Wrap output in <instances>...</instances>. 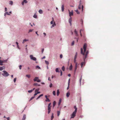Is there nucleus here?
I'll use <instances>...</instances> for the list:
<instances>
[{
  "label": "nucleus",
  "instance_id": "f257e3e1",
  "mask_svg": "<svg viewBox=\"0 0 120 120\" xmlns=\"http://www.w3.org/2000/svg\"><path fill=\"white\" fill-rule=\"evenodd\" d=\"M87 47V44L86 43H84L83 46V49L84 50V52L83 51V49L82 48L81 49V53L82 54L83 56H84L85 55V53L86 51V48Z\"/></svg>",
  "mask_w": 120,
  "mask_h": 120
},
{
  "label": "nucleus",
  "instance_id": "f03ea898",
  "mask_svg": "<svg viewBox=\"0 0 120 120\" xmlns=\"http://www.w3.org/2000/svg\"><path fill=\"white\" fill-rule=\"evenodd\" d=\"M81 2V0H80L79 1V5L78 6V8L80 10L81 8H82V12H83V6L82 5Z\"/></svg>",
  "mask_w": 120,
  "mask_h": 120
},
{
  "label": "nucleus",
  "instance_id": "7ed1b4c3",
  "mask_svg": "<svg viewBox=\"0 0 120 120\" xmlns=\"http://www.w3.org/2000/svg\"><path fill=\"white\" fill-rule=\"evenodd\" d=\"M4 73L2 74V75L5 77H7L9 75V74L6 71H3Z\"/></svg>",
  "mask_w": 120,
  "mask_h": 120
},
{
  "label": "nucleus",
  "instance_id": "20e7f679",
  "mask_svg": "<svg viewBox=\"0 0 120 120\" xmlns=\"http://www.w3.org/2000/svg\"><path fill=\"white\" fill-rule=\"evenodd\" d=\"M34 81H36L38 82H41V80L38 79V77H35V78L34 79Z\"/></svg>",
  "mask_w": 120,
  "mask_h": 120
},
{
  "label": "nucleus",
  "instance_id": "39448f33",
  "mask_svg": "<svg viewBox=\"0 0 120 120\" xmlns=\"http://www.w3.org/2000/svg\"><path fill=\"white\" fill-rule=\"evenodd\" d=\"M30 57L31 60L34 61H36L37 60L36 58L35 57H34L32 55H30Z\"/></svg>",
  "mask_w": 120,
  "mask_h": 120
},
{
  "label": "nucleus",
  "instance_id": "423d86ee",
  "mask_svg": "<svg viewBox=\"0 0 120 120\" xmlns=\"http://www.w3.org/2000/svg\"><path fill=\"white\" fill-rule=\"evenodd\" d=\"M77 112L75 111H74L73 113L71 115V118H74L75 116V114H76Z\"/></svg>",
  "mask_w": 120,
  "mask_h": 120
},
{
  "label": "nucleus",
  "instance_id": "0eeeda50",
  "mask_svg": "<svg viewBox=\"0 0 120 120\" xmlns=\"http://www.w3.org/2000/svg\"><path fill=\"white\" fill-rule=\"evenodd\" d=\"M89 52L88 51H87L86 52L85 55V57L83 58L84 61H85V59L87 57V56Z\"/></svg>",
  "mask_w": 120,
  "mask_h": 120
},
{
  "label": "nucleus",
  "instance_id": "6e6552de",
  "mask_svg": "<svg viewBox=\"0 0 120 120\" xmlns=\"http://www.w3.org/2000/svg\"><path fill=\"white\" fill-rule=\"evenodd\" d=\"M68 11L69 12V15L70 17H71V16H72L73 15V11L72 10L71 12L69 10H68Z\"/></svg>",
  "mask_w": 120,
  "mask_h": 120
},
{
  "label": "nucleus",
  "instance_id": "1a4fd4ad",
  "mask_svg": "<svg viewBox=\"0 0 120 120\" xmlns=\"http://www.w3.org/2000/svg\"><path fill=\"white\" fill-rule=\"evenodd\" d=\"M38 90L39 89H36V90H35V94L34 95V96L36 95H37V94L40 93V92H38Z\"/></svg>",
  "mask_w": 120,
  "mask_h": 120
},
{
  "label": "nucleus",
  "instance_id": "9d476101",
  "mask_svg": "<svg viewBox=\"0 0 120 120\" xmlns=\"http://www.w3.org/2000/svg\"><path fill=\"white\" fill-rule=\"evenodd\" d=\"M75 64V69L74 70V72L75 73L76 71L77 67L78 66V64L77 63H76Z\"/></svg>",
  "mask_w": 120,
  "mask_h": 120
},
{
  "label": "nucleus",
  "instance_id": "9b49d317",
  "mask_svg": "<svg viewBox=\"0 0 120 120\" xmlns=\"http://www.w3.org/2000/svg\"><path fill=\"white\" fill-rule=\"evenodd\" d=\"M27 1H26V0H24L22 2V5H23L24 3L26 4L27 3Z\"/></svg>",
  "mask_w": 120,
  "mask_h": 120
},
{
  "label": "nucleus",
  "instance_id": "f8f14e48",
  "mask_svg": "<svg viewBox=\"0 0 120 120\" xmlns=\"http://www.w3.org/2000/svg\"><path fill=\"white\" fill-rule=\"evenodd\" d=\"M72 18L71 17H70L69 20V22L70 24V25H71Z\"/></svg>",
  "mask_w": 120,
  "mask_h": 120
},
{
  "label": "nucleus",
  "instance_id": "ddd939ff",
  "mask_svg": "<svg viewBox=\"0 0 120 120\" xmlns=\"http://www.w3.org/2000/svg\"><path fill=\"white\" fill-rule=\"evenodd\" d=\"M85 62H82L80 64V65L81 66V67H82L84 65V66L85 65Z\"/></svg>",
  "mask_w": 120,
  "mask_h": 120
},
{
  "label": "nucleus",
  "instance_id": "4468645a",
  "mask_svg": "<svg viewBox=\"0 0 120 120\" xmlns=\"http://www.w3.org/2000/svg\"><path fill=\"white\" fill-rule=\"evenodd\" d=\"M64 5H62L61 6V10H62V12H63L64 11Z\"/></svg>",
  "mask_w": 120,
  "mask_h": 120
},
{
  "label": "nucleus",
  "instance_id": "2eb2a0df",
  "mask_svg": "<svg viewBox=\"0 0 120 120\" xmlns=\"http://www.w3.org/2000/svg\"><path fill=\"white\" fill-rule=\"evenodd\" d=\"M74 32L76 34V35L77 36H78V34L77 32L76 31V30L75 29L74 30Z\"/></svg>",
  "mask_w": 120,
  "mask_h": 120
},
{
  "label": "nucleus",
  "instance_id": "dca6fc26",
  "mask_svg": "<svg viewBox=\"0 0 120 120\" xmlns=\"http://www.w3.org/2000/svg\"><path fill=\"white\" fill-rule=\"evenodd\" d=\"M26 115L25 114H24L23 115V118L22 119V120H25L26 118Z\"/></svg>",
  "mask_w": 120,
  "mask_h": 120
},
{
  "label": "nucleus",
  "instance_id": "f3484780",
  "mask_svg": "<svg viewBox=\"0 0 120 120\" xmlns=\"http://www.w3.org/2000/svg\"><path fill=\"white\" fill-rule=\"evenodd\" d=\"M35 89V88H33V89L29 90L28 91V92L29 93H31Z\"/></svg>",
  "mask_w": 120,
  "mask_h": 120
},
{
  "label": "nucleus",
  "instance_id": "a211bd4d",
  "mask_svg": "<svg viewBox=\"0 0 120 120\" xmlns=\"http://www.w3.org/2000/svg\"><path fill=\"white\" fill-rule=\"evenodd\" d=\"M72 66L71 64V65L69 67V69L70 70H71L72 69Z\"/></svg>",
  "mask_w": 120,
  "mask_h": 120
},
{
  "label": "nucleus",
  "instance_id": "6ab92c4d",
  "mask_svg": "<svg viewBox=\"0 0 120 120\" xmlns=\"http://www.w3.org/2000/svg\"><path fill=\"white\" fill-rule=\"evenodd\" d=\"M5 67L4 66L0 67V70H2L3 69H5Z\"/></svg>",
  "mask_w": 120,
  "mask_h": 120
},
{
  "label": "nucleus",
  "instance_id": "aec40b11",
  "mask_svg": "<svg viewBox=\"0 0 120 120\" xmlns=\"http://www.w3.org/2000/svg\"><path fill=\"white\" fill-rule=\"evenodd\" d=\"M77 52H76L75 53V56L74 57V59H76L77 57Z\"/></svg>",
  "mask_w": 120,
  "mask_h": 120
},
{
  "label": "nucleus",
  "instance_id": "412c9836",
  "mask_svg": "<svg viewBox=\"0 0 120 120\" xmlns=\"http://www.w3.org/2000/svg\"><path fill=\"white\" fill-rule=\"evenodd\" d=\"M4 63V61L3 60H0V65H2L3 64V63Z\"/></svg>",
  "mask_w": 120,
  "mask_h": 120
},
{
  "label": "nucleus",
  "instance_id": "4be33fe9",
  "mask_svg": "<svg viewBox=\"0 0 120 120\" xmlns=\"http://www.w3.org/2000/svg\"><path fill=\"white\" fill-rule=\"evenodd\" d=\"M60 94L59 90H57V96H58Z\"/></svg>",
  "mask_w": 120,
  "mask_h": 120
},
{
  "label": "nucleus",
  "instance_id": "5701e85b",
  "mask_svg": "<svg viewBox=\"0 0 120 120\" xmlns=\"http://www.w3.org/2000/svg\"><path fill=\"white\" fill-rule=\"evenodd\" d=\"M39 12L40 14H42L43 13V11L42 10L40 9L39 11Z\"/></svg>",
  "mask_w": 120,
  "mask_h": 120
},
{
  "label": "nucleus",
  "instance_id": "b1692460",
  "mask_svg": "<svg viewBox=\"0 0 120 120\" xmlns=\"http://www.w3.org/2000/svg\"><path fill=\"white\" fill-rule=\"evenodd\" d=\"M33 85H34L35 86H40V85L38 84V83H34V84Z\"/></svg>",
  "mask_w": 120,
  "mask_h": 120
},
{
  "label": "nucleus",
  "instance_id": "393cba45",
  "mask_svg": "<svg viewBox=\"0 0 120 120\" xmlns=\"http://www.w3.org/2000/svg\"><path fill=\"white\" fill-rule=\"evenodd\" d=\"M61 101V99H60L59 100V101L58 103V105H59L60 104Z\"/></svg>",
  "mask_w": 120,
  "mask_h": 120
},
{
  "label": "nucleus",
  "instance_id": "a878e982",
  "mask_svg": "<svg viewBox=\"0 0 120 120\" xmlns=\"http://www.w3.org/2000/svg\"><path fill=\"white\" fill-rule=\"evenodd\" d=\"M6 15H10V14H9L7 12H6L4 14V16H5Z\"/></svg>",
  "mask_w": 120,
  "mask_h": 120
},
{
  "label": "nucleus",
  "instance_id": "bb28decb",
  "mask_svg": "<svg viewBox=\"0 0 120 120\" xmlns=\"http://www.w3.org/2000/svg\"><path fill=\"white\" fill-rule=\"evenodd\" d=\"M56 104V102L55 101H54V102H53V107H54L55 106V105Z\"/></svg>",
  "mask_w": 120,
  "mask_h": 120
},
{
  "label": "nucleus",
  "instance_id": "cd10ccee",
  "mask_svg": "<svg viewBox=\"0 0 120 120\" xmlns=\"http://www.w3.org/2000/svg\"><path fill=\"white\" fill-rule=\"evenodd\" d=\"M70 94V93L69 92H68L66 94V96L67 97H68Z\"/></svg>",
  "mask_w": 120,
  "mask_h": 120
},
{
  "label": "nucleus",
  "instance_id": "c85d7f7f",
  "mask_svg": "<svg viewBox=\"0 0 120 120\" xmlns=\"http://www.w3.org/2000/svg\"><path fill=\"white\" fill-rule=\"evenodd\" d=\"M74 108L75 109V110L74 111H75L77 112V108H76V106H75L74 107Z\"/></svg>",
  "mask_w": 120,
  "mask_h": 120
},
{
  "label": "nucleus",
  "instance_id": "c756f323",
  "mask_svg": "<svg viewBox=\"0 0 120 120\" xmlns=\"http://www.w3.org/2000/svg\"><path fill=\"white\" fill-rule=\"evenodd\" d=\"M45 101H46L49 102L50 101V100L48 98H46Z\"/></svg>",
  "mask_w": 120,
  "mask_h": 120
},
{
  "label": "nucleus",
  "instance_id": "7c9ffc66",
  "mask_svg": "<svg viewBox=\"0 0 120 120\" xmlns=\"http://www.w3.org/2000/svg\"><path fill=\"white\" fill-rule=\"evenodd\" d=\"M62 70L63 71H64L65 70V68L64 66H63L62 68Z\"/></svg>",
  "mask_w": 120,
  "mask_h": 120
},
{
  "label": "nucleus",
  "instance_id": "2f4dec72",
  "mask_svg": "<svg viewBox=\"0 0 120 120\" xmlns=\"http://www.w3.org/2000/svg\"><path fill=\"white\" fill-rule=\"evenodd\" d=\"M54 26H56V24L55 22H54V24L52 25V26L51 27L52 28V27H54Z\"/></svg>",
  "mask_w": 120,
  "mask_h": 120
},
{
  "label": "nucleus",
  "instance_id": "473e14b6",
  "mask_svg": "<svg viewBox=\"0 0 120 120\" xmlns=\"http://www.w3.org/2000/svg\"><path fill=\"white\" fill-rule=\"evenodd\" d=\"M70 81V79H69V81H68V86L67 88V89H68L69 88V85Z\"/></svg>",
  "mask_w": 120,
  "mask_h": 120
},
{
  "label": "nucleus",
  "instance_id": "72a5a7b5",
  "mask_svg": "<svg viewBox=\"0 0 120 120\" xmlns=\"http://www.w3.org/2000/svg\"><path fill=\"white\" fill-rule=\"evenodd\" d=\"M75 11L76 12L77 14H79V12L78 10H75Z\"/></svg>",
  "mask_w": 120,
  "mask_h": 120
},
{
  "label": "nucleus",
  "instance_id": "f704fd0d",
  "mask_svg": "<svg viewBox=\"0 0 120 120\" xmlns=\"http://www.w3.org/2000/svg\"><path fill=\"white\" fill-rule=\"evenodd\" d=\"M10 4L11 5H12L13 4V2L12 1H10Z\"/></svg>",
  "mask_w": 120,
  "mask_h": 120
},
{
  "label": "nucleus",
  "instance_id": "c9c22d12",
  "mask_svg": "<svg viewBox=\"0 0 120 120\" xmlns=\"http://www.w3.org/2000/svg\"><path fill=\"white\" fill-rule=\"evenodd\" d=\"M53 118H54V116H53V114L52 113V116L51 117V120H52L53 119Z\"/></svg>",
  "mask_w": 120,
  "mask_h": 120
},
{
  "label": "nucleus",
  "instance_id": "e433bc0d",
  "mask_svg": "<svg viewBox=\"0 0 120 120\" xmlns=\"http://www.w3.org/2000/svg\"><path fill=\"white\" fill-rule=\"evenodd\" d=\"M57 116H59L60 114V111H57Z\"/></svg>",
  "mask_w": 120,
  "mask_h": 120
},
{
  "label": "nucleus",
  "instance_id": "4c0bfd02",
  "mask_svg": "<svg viewBox=\"0 0 120 120\" xmlns=\"http://www.w3.org/2000/svg\"><path fill=\"white\" fill-rule=\"evenodd\" d=\"M26 76L28 78H30V75H26Z\"/></svg>",
  "mask_w": 120,
  "mask_h": 120
},
{
  "label": "nucleus",
  "instance_id": "58836bf2",
  "mask_svg": "<svg viewBox=\"0 0 120 120\" xmlns=\"http://www.w3.org/2000/svg\"><path fill=\"white\" fill-rule=\"evenodd\" d=\"M56 71L57 72H59L58 70V69L57 68L56 69Z\"/></svg>",
  "mask_w": 120,
  "mask_h": 120
},
{
  "label": "nucleus",
  "instance_id": "ea45409f",
  "mask_svg": "<svg viewBox=\"0 0 120 120\" xmlns=\"http://www.w3.org/2000/svg\"><path fill=\"white\" fill-rule=\"evenodd\" d=\"M36 68L40 69V68L38 66H36Z\"/></svg>",
  "mask_w": 120,
  "mask_h": 120
},
{
  "label": "nucleus",
  "instance_id": "a19ab883",
  "mask_svg": "<svg viewBox=\"0 0 120 120\" xmlns=\"http://www.w3.org/2000/svg\"><path fill=\"white\" fill-rule=\"evenodd\" d=\"M45 63L47 64L48 65L49 64V63L48 61H47L46 60L45 61Z\"/></svg>",
  "mask_w": 120,
  "mask_h": 120
},
{
  "label": "nucleus",
  "instance_id": "79ce46f5",
  "mask_svg": "<svg viewBox=\"0 0 120 120\" xmlns=\"http://www.w3.org/2000/svg\"><path fill=\"white\" fill-rule=\"evenodd\" d=\"M53 94L55 95H56V92L55 91H53Z\"/></svg>",
  "mask_w": 120,
  "mask_h": 120
},
{
  "label": "nucleus",
  "instance_id": "37998d69",
  "mask_svg": "<svg viewBox=\"0 0 120 120\" xmlns=\"http://www.w3.org/2000/svg\"><path fill=\"white\" fill-rule=\"evenodd\" d=\"M33 29H32V30L30 29V30H29V32H28V33H29L30 32H32L33 31Z\"/></svg>",
  "mask_w": 120,
  "mask_h": 120
},
{
  "label": "nucleus",
  "instance_id": "c03bdc74",
  "mask_svg": "<svg viewBox=\"0 0 120 120\" xmlns=\"http://www.w3.org/2000/svg\"><path fill=\"white\" fill-rule=\"evenodd\" d=\"M33 17L34 18H36L37 17V15H36L35 14H34V15L33 16Z\"/></svg>",
  "mask_w": 120,
  "mask_h": 120
},
{
  "label": "nucleus",
  "instance_id": "a18cd8bd",
  "mask_svg": "<svg viewBox=\"0 0 120 120\" xmlns=\"http://www.w3.org/2000/svg\"><path fill=\"white\" fill-rule=\"evenodd\" d=\"M81 79H82V77H81V78L79 80V82H80V86H81Z\"/></svg>",
  "mask_w": 120,
  "mask_h": 120
},
{
  "label": "nucleus",
  "instance_id": "49530a36",
  "mask_svg": "<svg viewBox=\"0 0 120 120\" xmlns=\"http://www.w3.org/2000/svg\"><path fill=\"white\" fill-rule=\"evenodd\" d=\"M74 62L75 63H77L76 62V59H74Z\"/></svg>",
  "mask_w": 120,
  "mask_h": 120
},
{
  "label": "nucleus",
  "instance_id": "de8ad7c7",
  "mask_svg": "<svg viewBox=\"0 0 120 120\" xmlns=\"http://www.w3.org/2000/svg\"><path fill=\"white\" fill-rule=\"evenodd\" d=\"M83 31V30L82 29H81V30H80V35L81 36H82V34L81 33V31Z\"/></svg>",
  "mask_w": 120,
  "mask_h": 120
},
{
  "label": "nucleus",
  "instance_id": "09e8293b",
  "mask_svg": "<svg viewBox=\"0 0 120 120\" xmlns=\"http://www.w3.org/2000/svg\"><path fill=\"white\" fill-rule=\"evenodd\" d=\"M43 95V94H42L40 95L39 96L38 98H40Z\"/></svg>",
  "mask_w": 120,
  "mask_h": 120
},
{
  "label": "nucleus",
  "instance_id": "8fccbe9b",
  "mask_svg": "<svg viewBox=\"0 0 120 120\" xmlns=\"http://www.w3.org/2000/svg\"><path fill=\"white\" fill-rule=\"evenodd\" d=\"M60 57L61 58H62L63 57V56L61 54H60Z\"/></svg>",
  "mask_w": 120,
  "mask_h": 120
},
{
  "label": "nucleus",
  "instance_id": "3c124183",
  "mask_svg": "<svg viewBox=\"0 0 120 120\" xmlns=\"http://www.w3.org/2000/svg\"><path fill=\"white\" fill-rule=\"evenodd\" d=\"M74 41H73L72 43V44H71V45H73L74 44Z\"/></svg>",
  "mask_w": 120,
  "mask_h": 120
},
{
  "label": "nucleus",
  "instance_id": "603ef678",
  "mask_svg": "<svg viewBox=\"0 0 120 120\" xmlns=\"http://www.w3.org/2000/svg\"><path fill=\"white\" fill-rule=\"evenodd\" d=\"M16 78H15L14 79V82H16Z\"/></svg>",
  "mask_w": 120,
  "mask_h": 120
},
{
  "label": "nucleus",
  "instance_id": "864d4df0",
  "mask_svg": "<svg viewBox=\"0 0 120 120\" xmlns=\"http://www.w3.org/2000/svg\"><path fill=\"white\" fill-rule=\"evenodd\" d=\"M52 86V83H51L50 85H49V87H51Z\"/></svg>",
  "mask_w": 120,
  "mask_h": 120
},
{
  "label": "nucleus",
  "instance_id": "5fc2aeb1",
  "mask_svg": "<svg viewBox=\"0 0 120 120\" xmlns=\"http://www.w3.org/2000/svg\"><path fill=\"white\" fill-rule=\"evenodd\" d=\"M19 67L20 69L21 70V69L22 66L21 65H19Z\"/></svg>",
  "mask_w": 120,
  "mask_h": 120
},
{
  "label": "nucleus",
  "instance_id": "6e6d98bb",
  "mask_svg": "<svg viewBox=\"0 0 120 120\" xmlns=\"http://www.w3.org/2000/svg\"><path fill=\"white\" fill-rule=\"evenodd\" d=\"M24 41L25 42H26V41H28V40H27L26 39H24Z\"/></svg>",
  "mask_w": 120,
  "mask_h": 120
},
{
  "label": "nucleus",
  "instance_id": "4d7b16f0",
  "mask_svg": "<svg viewBox=\"0 0 120 120\" xmlns=\"http://www.w3.org/2000/svg\"><path fill=\"white\" fill-rule=\"evenodd\" d=\"M60 76H62V71H60Z\"/></svg>",
  "mask_w": 120,
  "mask_h": 120
},
{
  "label": "nucleus",
  "instance_id": "13d9d810",
  "mask_svg": "<svg viewBox=\"0 0 120 120\" xmlns=\"http://www.w3.org/2000/svg\"><path fill=\"white\" fill-rule=\"evenodd\" d=\"M48 110V113L49 114L51 110Z\"/></svg>",
  "mask_w": 120,
  "mask_h": 120
},
{
  "label": "nucleus",
  "instance_id": "bf43d9fd",
  "mask_svg": "<svg viewBox=\"0 0 120 120\" xmlns=\"http://www.w3.org/2000/svg\"><path fill=\"white\" fill-rule=\"evenodd\" d=\"M6 118L7 119V120H10V118L9 117H7Z\"/></svg>",
  "mask_w": 120,
  "mask_h": 120
},
{
  "label": "nucleus",
  "instance_id": "052dcab7",
  "mask_svg": "<svg viewBox=\"0 0 120 120\" xmlns=\"http://www.w3.org/2000/svg\"><path fill=\"white\" fill-rule=\"evenodd\" d=\"M5 11H7V8H5Z\"/></svg>",
  "mask_w": 120,
  "mask_h": 120
},
{
  "label": "nucleus",
  "instance_id": "680f3d73",
  "mask_svg": "<svg viewBox=\"0 0 120 120\" xmlns=\"http://www.w3.org/2000/svg\"><path fill=\"white\" fill-rule=\"evenodd\" d=\"M44 49H43L42 50V53L44 51Z\"/></svg>",
  "mask_w": 120,
  "mask_h": 120
},
{
  "label": "nucleus",
  "instance_id": "e2e57ef3",
  "mask_svg": "<svg viewBox=\"0 0 120 120\" xmlns=\"http://www.w3.org/2000/svg\"><path fill=\"white\" fill-rule=\"evenodd\" d=\"M50 23H51V24H52L53 23V21H51V22Z\"/></svg>",
  "mask_w": 120,
  "mask_h": 120
},
{
  "label": "nucleus",
  "instance_id": "0e129e2a",
  "mask_svg": "<svg viewBox=\"0 0 120 120\" xmlns=\"http://www.w3.org/2000/svg\"><path fill=\"white\" fill-rule=\"evenodd\" d=\"M45 56H43L42 58V59H45Z\"/></svg>",
  "mask_w": 120,
  "mask_h": 120
},
{
  "label": "nucleus",
  "instance_id": "69168bd1",
  "mask_svg": "<svg viewBox=\"0 0 120 120\" xmlns=\"http://www.w3.org/2000/svg\"><path fill=\"white\" fill-rule=\"evenodd\" d=\"M3 61H4V62H6L7 61V60H4Z\"/></svg>",
  "mask_w": 120,
  "mask_h": 120
},
{
  "label": "nucleus",
  "instance_id": "338daca9",
  "mask_svg": "<svg viewBox=\"0 0 120 120\" xmlns=\"http://www.w3.org/2000/svg\"><path fill=\"white\" fill-rule=\"evenodd\" d=\"M50 107H48V110H50Z\"/></svg>",
  "mask_w": 120,
  "mask_h": 120
},
{
  "label": "nucleus",
  "instance_id": "774afa93",
  "mask_svg": "<svg viewBox=\"0 0 120 120\" xmlns=\"http://www.w3.org/2000/svg\"><path fill=\"white\" fill-rule=\"evenodd\" d=\"M43 34L45 35V36H46V33H43Z\"/></svg>",
  "mask_w": 120,
  "mask_h": 120
}]
</instances>
